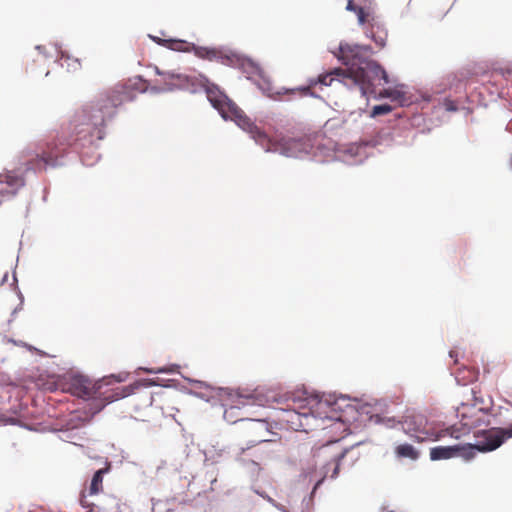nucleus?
Instances as JSON below:
<instances>
[{
	"label": "nucleus",
	"mask_w": 512,
	"mask_h": 512,
	"mask_svg": "<svg viewBox=\"0 0 512 512\" xmlns=\"http://www.w3.org/2000/svg\"><path fill=\"white\" fill-rule=\"evenodd\" d=\"M372 49L370 46L357 44H340L339 59L348 66L347 69L335 68L325 74L319 75L317 79H311L308 86L295 89H287L284 94L312 95L311 88L317 84L324 86L332 85L337 79L347 87L357 86L362 95L375 92L376 84L381 79L387 82L386 71L374 60L371 59Z\"/></svg>",
	"instance_id": "obj_1"
},
{
	"label": "nucleus",
	"mask_w": 512,
	"mask_h": 512,
	"mask_svg": "<svg viewBox=\"0 0 512 512\" xmlns=\"http://www.w3.org/2000/svg\"><path fill=\"white\" fill-rule=\"evenodd\" d=\"M130 100L132 97L129 89L125 86H116L95 103L77 111L71 122L69 137L73 146L84 148L102 140L106 121L114 116L117 107Z\"/></svg>",
	"instance_id": "obj_2"
},
{
	"label": "nucleus",
	"mask_w": 512,
	"mask_h": 512,
	"mask_svg": "<svg viewBox=\"0 0 512 512\" xmlns=\"http://www.w3.org/2000/svg\"><path fill=\"white\" fill-rule=\"evenodd\" d=\"M346 10L357 15L360 25L368 24L366 35L370 37L379 48L386 45L388 33L384 25L376 17L371 0H348Z\"/></svg>",
	"instance_id": "obj_3"
},
{
	"label": "nucleus",
	"mask_w": 512,
	"mask_h": 512,
	"mask_svg": "<svg viewBox=\"0 0 512 512\" xmlns=\"http://www.w3.org/2000/svg\"><path fill=\"white\" fill-rule=\"evenodd\" d=\"M103 381L93 382L88 377L83 375H71L65 382V390L74 396L83 399H101L103 397V404L100 406L101 409L105 404L113 402L124 395L114 393L112 391L102 392Z\"/></svg>",
	"instance_id": "obj_4"
},
{
	"label": "nucleus",
	"mask_w": 512,
	"mask_h": 512,
	"mask_svg": "<svg viewBox=\"0 0 512 512\" xmlns=\"http://www.w3.org/2000/svg\"><path fill=\"white\" fill-rule=\"evenodd\" d=\"M206 94L212 106L219 111L224 119L233 120L241 129L248 132L255 130V124L249 117L239 108L232 100H230L222 91L217 87H207Z\"/></svg>",
	"instance_id": "obj_5"
},
{
	"label": "nucleus",
	"mask_w": 512,
	"mask_h": 512,
	"mask_svg": "<svg viewBox=\"0 0 512 512\" xmlns=\"http://www.w3.org/2000/svg\"><path fill=\"white\" fill-rule=\"evenodd\" d=\"M255 130L254 132L251 129L248 133L267 152H279L287 157H300L309 152V144L303 139L281 138L279 141H273L257 125Z\"/></svg>",
	"instance_id": "obj_6"
},
{
	"label": "nucleus",
	"mask_w": 512,
	"mask_h": 512,
	"mask_svg": "<svg viewBox=\"0 0 512 512\" xmlns=\"http://www.w3.org/2000/svg\"><path fill=\"white\" fill-rule=\"evenodd\" d=\"M69 146H73L69 138L58 137L47 142L40 153L26 162V170L41 171L47 166H55L59 158L63 157Z\"/></svg>",
	"instance_id": "obj_7"
},
{
	"label": "nucleus",
	"mask_w": 512,
	"mask_h": 512,
	"mask_svg": "<svg viewBox=\"0 0 512 512\" xmlns=\"http://www.w3.org/2000/svg\"><path fill=\"white\" fill-rule=\"evenodd\" d=\"M457 416L460 419L459 426L452 425L445 430L447 434L455 439L461 438V436L468 434L471 429L480 426L485 421L487 414L482 408L462 404L457 410Z\"/></svg>",
	"instance_id": "obj_8"
},
{
	"label": "nucleus",
	"mask_w": 512,
	"mask_h": 512,
	"mask_svg": "<svg viewBox=\"0 0 512 512\" xmlns=\"http://www.w3.org/2000/svg\"><path fill=\"white\" fill-rule=\"evenodd\" d=\"M476 442L465 444L472 447L471 450L486 453L499 448L505 440L512 438V424L507 428L494 427L475 433Z\"/></svg>",
	"instance_id": "obj_9"
},
{
	"label": "nucleus",
	"mask_w": 512,
	"mask_h": 512,
	"mask_svg": "<svg viewBox=\"0 0 512 512\" xmlns=\"http://www.w3.org/2000/svg\"><path fill=\"white\" fill-rule=\"evenodd\" d=\"M404 432L417 442L436 441L440 435L429 425L421 414L407 416L402 422Z\"/></svg>",
	"instance_id": "obj_10"
},
{
	"label": "nucleus",
	"mask_w": 512,
	"mask_h": 512,
	"mask_svg": "<svg viewBox=\"0 0 512 512\" xmlns=\"http://www.w3.org/2000/svg\"><path fill=\"white\" fill-rule=\"evenodd\" d=\"M271 457V453L256 445H251L246 448H242L237 460L244 466L249 468L251 471H259L260 464L265 462Z\"/></svg>",
	"instance_id": "obj_11"
},
{
	"label": "nucleus",
	"mask_w": 512,
	"mask_h": 512,
	"mask_svg": "<svg viewBox=\"0 0 512 512\" xmlns=\"http://www.w3.org/2000/svg\"><path fill=\"white\" fill-rule=\"evenodd\" d=\"M472 447L464 445L437 446L430 449V459L433 461L450 459L460 456L469 461L475 457Z\"/></svg>",
	"instance_id": "obj_12"
},
{
	"label": "nucleus",
	"mask_w": 512,
	"mask_h": 512,
	"mask_svg": "<svg viewBox=\"0 0 512 512\" xmlns=\"http://www.w3.org/2000/svg\"><path fill=\"white\" fill-rule=\"evenodd\" d=\"M195 55L201 59L209 61H217L224 65H232L235 63L237 56L233 53H226L223 50L208 47H193Z\"/></svg>",
	"instance_id": "obj_13"
},
{
	"label": "nucleus",
	"mask_w": 512,
	"mask_h": 512,
	"mask_svg": "<svg viewBox=\"0 0 512 512\" xmlns=\"http://www.w3.org/2000/svg\"><path fill=\"white\" fill-rule=\"evenodd\" d=\"M388 82H389V79L387 78V83ZM382 84H386L384 79H381L380 83L376 84L374 93L366 94L365 96L373 95L377 99L389 98V99H391V101L397 102L400 106H405V105L409 104V98L406 96V93L399 89H392V88L382 89L377 93V87Z\"/></svg>",
	"instance_id": "obj_14"
},
{
	"label": "nucleus",
	"mask_w": 512,
	"mask_h": 512,
	"mask_svg": "<svg viewBox=\"0 0 512 512\" xmlns=\"http://www.w3.org/2000/svg\"><path fill=\"white\" fill-rule=\"evenodd\" d=\"M0 184H6L9 189L6 190L5 193L14 196L17 191L24 186L25 181L23 176L17 174L15 171L4 170L0 173ZM0 193L4 195L3 190H0Z\"/></svg>",
	"instance_id": "obj_15"
},
{
	"label": "nucleus",
	"mask_w": 512,
	"mask_h": 512,
	"mask_svg": "<svg viewBox=\"0 0 512 512\" xmlns=\"http://www.w3.org/2000/svg\"><path fill=\"white\" fill-rule=\"evenodd\" d=\"M243 430L252 434L255 439L252 441L255 444L266 442L264 436L268 432V423L261 419H247Z\"/></svg>",
	"instance_id": "obj_16"
},
{
	"label": "nucleus",
	"mask_w": 512,
	"mask_h": 512,
	"mask_svg": "<svg viewBox=\"0 0 512 512\" xmlns=\"http://www.w3.org/2000/svg\"><path fill=\"white\" fill-rule=\"evenodd\" d=\"M310 414L308 412H297L295 410L287 413L286 422L295 430H307Z\"/></svg>",
	"instance_id": "obj_17"
},
{
	"label": "nucleus",
	"mask_w": 512,
	"mask_h": 512,
	"mask_svg": "<svg viewBox=\"0 0 512 512\" xmlns=\"http://www.w3.org/2000/svg\"><path fill=\"white\" fill-rule=\"evenodd\" d=\"M158 43H162L171 50L180 52H190L193 51V47H195L194 44L178 39L159 40Z\"/></svg>",
	"instance_id": "obj_18"
},
{
	"label": "nucleus",
	"mask_w": 512,
	"mask_h": 512,
	"mask_svg": "<svg viewBox=\"0 0 512 512\" xmlns=\"http://www.w3.org/2000/svg\"><path fill=\"white\" fill-rule=\"evenodd\" d=\"M109 471V466L99 469L92 477L89 492L91 495L100 493L103 490V476Z\"/></svg>",
	"instance_id": "obj_19"
},
{
	"label": "nucleus",
	"mask_w": 512,
	"mask_h": 512,
	"mask_svg": "<svg viewBox=\"0 0 512 512\" xmlns=\"http://www.w3.org/2000/svg\"><path fill=\"white\" fill-rule=\"evenodd\" d=\"M395 454L399 458H409L417 460L419 458V451L416 450L411 444H400L395 448Z\"/></svg>",
	"instance_id": "obj_20"
},
{
	"label": "nucleus",
	"mask_w": 512,
	"mask_h": 512,
	"mask_svg": "<svg viewBox=\"0 0 512 512\" xmlns=\"http://www.w3.org/2000/svg\"><path fill=\"white\" fill-rule=\"evenodd\" d=\"M392 111V107L388 104L376 105L372 109V116L385 115Z\"/></svg>",
	"instance_id": "obj_21"
},
{
	"label": "nucleus",
	"mask_w": 512,
	"mask_h": 512,
	"mask_svg": "<svg viewBox=\"0 0 512 512\" xmlns=\"http://www.w3.org/2000/svg\"><path fill=\"white\" fill-rule=\"evenodd\" d=\"M344 456H345V452L342 451V452L338 453L337 455H335V457L333 458L334 469L332 471V474L330 475L331 478H336L338 476L340 461L344 458Z\"/></svg>",
	"instance_id": "obj_22"
},
{
	"label": "nucleus",
	"mask_w": 512,
	"mask_h": 512,
	"mask_svg": "<svg viewBox=\"0 0 512 512\" xmlns=\"http://www.w3.org/2000/svg\"><path fill=\"white\" fill-rule=\"evenodd\" d=\"M238 408V406H231L230 408L226 409L225 412H224V418L228 421V422H231V423H236L237 420H234V412H235V409Z\"/></svg>",
	"instance_id": "obj_23"
},
{
	"label": "nucleus",
	"mask_w": 512,
	"mask_h": 512,
	"mask_svg": "<svg viewBox=\"0 0 512 512\" xmlns=\"http://www.w3.org/2000/svg\"><path fill=\"white\" fill-rule=\"evenodd\" d=\"M80 504H81V506H82V507H84V508H86V509H88V508H90V507L94 506L92 503H89V502L85 499V497H82V498H81V500H80Z\"/></svg>",
	"instance_id": "obj_24"
},
{
	"label": "nucleus",
	"mask_w": 512,
	"mask_h": 512,
	"mask_svg": "<svg viewBox=\"0 0 512 512\" xmlns=\"http://www.w3.org/2000/svg\"><path fill=\"white\" fill-rule=\"evenodd\" d=\"M167 77H168V79H171V80L174 79V78H176L178 80H182L183 79L182 75H180V74H170V73H168Z\"/></svg>",
	"instance_id": "obj_25"
},
{
	"label": "nucleus",
	"mask_w": 512,
	"mask_h": 512,
	"mask_svg": "<svg viewBox=\"0 0 512 512\" xmlns=\"http://www.w3.org/2000/svg\"><path fill=\"white\" fill-rule=\"evenodd\" d=\"M86 512H94V508H93V506H92V507H90V508H88Z\"/></svg>",
	"instance_id": "obj_26"
},
{
	"label": "nucleus",
	"mask_w": 512,
	"mask_h": 512,
	"mask_svg": "<svg viewBox=\"0 0 512 512\" xmlns=\"http://www.w3.org/2000/svg\"><path fill=\"white\" fill-rule=\"evenodd\" d=\"M449 110H455V107H448Z\"/></svg>",
	"instance_id": "obj_27"
},
{
	"label": "nucleus",
	"mask_w": 512,
	"mask_h": 512,
	"mask_svg": "<svg viewBox=\"0 0 512 512\" xmlns=\"http://www.w3.org/2000/svg\"><path fill=\"white\" fill-rule=\"evenodd\" d=\"M450 356L454 357V352L453 351L450 352Z\"/></svg>",
	"instance_id": "obj_28"
}]
</instances>
